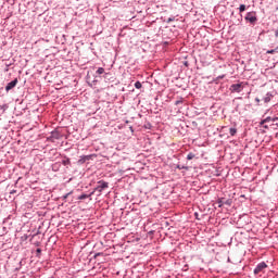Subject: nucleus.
Masks as SVG:
<instances>
[{"label": "nucleus", "instance_id": "obj_12", "mask_svg": "<svg viewBox=\"0 0 278 278\" xmlns=\"http://www.w3.org/2000/svg\"><path fill=\"white\" fill-rule=\"evenodd\" d=\"M142 25H146V27L151 28L155 25V21L149 22L144 17L141 20Z\"/></svg>", "mask_w": 278, "mask_h": 278}, {"label": "nucleus", "instance_id": "obj_33", "mask_svg": "<svg viewBox=\"0 0 278 278\" xmlns=\"http://www.w3.org/2000/svg\"><path fill=\"white\" fill-rule=\"evenodd\" d=\"M149 176H141V179H148Z\"/></svg>", "mask_w": 278, "mask_h": 278}, {"label": "nucleus", "instance_id": "obj_19", "mask_svg": "<svg viewBox=\"0 0 278 278\" xmlns=\"http://www.w3.org/2000/svg\"><path fill=\"white\" fill-rule=\"evenodd\" d=\"M194 157H195V154L194 153H192V152H190L188 155H187V160H194Z\"/></svg>", "mask_w": 278, "mask_h": 278}, {"label": "nucleus", "instance_id": "obj_13", "mask_svg": "<svg viewBox=\"0 0 278 278\" xmlns=\"http://www.w3.org/2000/svg\"><path fill=\"white\" fill-rule=\"evenodd\" d=\"M149 160H143L141 161V167H140V170L142 173V170H149Z\"/></svg>", "mask_w": 278, "mask_h": 278}, {"label": "nucleus", "instance_id": "obj_1", "mask_svg": "<svg viewBox=\"0 0 278 278\" xmlns=\"http://www.w3.org/2000/svg\"><path fill=\"white\" fill-rule=\"evenodd\" d=\"M152 227L153 222L151 220H147V223L143 224V231L141 232V238L143 239V241H141V247L142 244L147 247V244H149V241L153 240V233H155V230Z\"/></svg>", "mask_w": 278, "mask_h": 278}, {"label": "nucleus", "instance_id": "obj_24", "mask_svg": "<svg viewBox=\"0 0 278 278\" xmlns=\"http://www.w3.org/2000/svg\"><path fill=\"white\" fill-rule=\"evenodd\" d=\"M219 79H225V75L217 76V77L215 78V81H219Z\"/></svg>", "mask_w": 278, "mask_h": 278}, {"label": "nucleus", "instance_id": "obj_17", "mask_svg": "<svg viewBox=\"0 0 278 278\" xmlns=\"http://www.w3.org/2000/svg\"><path fill=\"white\" fill-rule=\"evenodd\" d=\"M92 194H94V192H92V193L89 194V195H88V194H81V195H79L78 199H79L80 201H84V199H89V197H92Z\"/></svg>", "mask_w": 278, "mask_h": 278}, {"label": "nucleus", "instance_id": "obj_29", "mask_svg": "<svg viewBox=\"0 0 278 278\" xmlns=\"http://www.w3.org/2000/svg\"><path fill=\"white\" fill-rule=\"evenodd\" d=\"M146 144H151V139L147 138Z\"/></svg>", "mask_w": 278, "mask_h": 278}, {"label": "nucleus", "instance_id": "obj_31", "mask_svg": "<svg viewBox=\"0 0 278 278\" xmlns=\"http://www.w3.org/2000/svg\"><path fill=\"white\" fill-rule=\"evenodd\" d=\"M10 194H16V190H12Z\"/></svg>", "mask_w": 278, "mask_h": 278}, {"label": "nucleus", "instance_id": "obj_7", "mask_svg": "<svg viewBox=\"0 0 278 278\" xmlns=\"http://www.w3.org/2000/svg\"><path fill=\"white\" fill-rule=\"evenodd\" d=\"M275 97H277V92L275 90H271L263 97V101L264 103H270L273 99H275Z\"/></svg>", "mask_w": 278, "mask_h": 278}, {"label": "nucleus", "instance_id": "obj_5", "mask_svg": "<svg viewBox=\"0 0 278 278\" xmlns=\"http://www.w3.org/2000/svg\"><path fill=\"white\" fill-rule=\"evenodd\" d=\"M143 124L141 125V131H151L153 125L151 124V115L141 119Z\"/></svg>", "mask_w": 278, "mask_h": 278}, {"label": "nucleus", "instance_id": "obj_15", "mask_svg": "<svg viewBox=\"0 0 278 278\" xmlns=\"http://www.w3.org/2000/svg\"><path fill=\"white\" fill-rule=\"evenodd\" d=\"M176 168H178V170H189L190 167H188L186 165L177 164Z\"/></svg>", "mask_w": 278, "mask_h": 278}, {"label": "nucleus", "instance_id": "obj_4", "mask_svg": "<svg viewBox=\"0 0 278 278\" xmlns=\"http://www.w3.org/2000/svg\"><path fill=\"white\" fill-rule=\"evenodd\" d=\"M244 21L248 22L250 25H257V12H248L244 16Z\"/></svg>", "mask_w": 278, "mask_h": 278}, {"label": "nucleus", "instance_id": "obj_36", "mask_svg": "<svg viewBox=\"0 0 278 278\" xmlns=\"http://www.w3.org/2000/svg\"><path fill=\"white\" fill-rule=\"evenodd\" d=\"M37 253H40V249H37Z\"/></svg>", "mask_w": 278, "mask_h": 278}, {"label": "nucleus", "instance_id": "obj_3", "mask_svg": "<svg viewBox=\"0 0 278 278\" xmlns=\"http://www.w3.org/2000/svg\"><path fill=\"white\" fill-rule=\"evenodd\" d=\"M153 85L150 81H142L140 84L141 97H151Z\"/></svg>", "mask_w": 278, "mask_h": 278}, {"label": "nucleus", "instance_id": "obj_20", "mask_svg": "<svg viewBox=\"0 0 278 278\" xmlns=\"http://www.w3.org/2000/svg\"><path fill=\"white\" fill-rule=\"evenodd\" d=\"M97 73L98 75H103L105 73V70L103 67H99Z\"/></svg>", "mask_w": 278, "mask_h": 278}, {"label": "nucleus", "instance_id": "obj_41", "mask_svg": "<svg viewBox=\"0 0 278 278\" xmlns=\"http://www.w3.org/2000/svg\"><path fill=\"white\" fill-rule=\"evenodd\" d=\"M140 118H142V115H140Z\"/></svg>", "mask_w": 278, "mask_h": 278}, {"label": "nucleus", "instance_id": "obj_37", "mask_svg": "<svg viewBox=\"0 0 278 278\" xmlns=\"http://www.w3.org/2000/svg\"><path fill=\"white\" fill-rule=\"evenodd\" d=\"M194 216H199V213H194Z\"/></svg>", "mask_w": 278, "mask_h": 278}, {"label": "nucleus", "instance_id": "obj_2", "mask_svg": "<svg viewBox=\"0 0 278 278\" xmlns=\"http://www.w3.org/2000/svg\"><path fill=\"white\" fill-rule=\"evenodd\" d=\"M258 125L260 127H263V129H277L278 117L277 115L266 116L265 113Z\"/></svg>", "mask_w": 278, "mask_h": 278}, {"label": "nucleus", "instance_id": "obj_9", "mask_svg": "<svg viewBox=\"0 0 278 278\" xmlns=\"http://www.w3.org/2000/svg\"><path fill=\"white\" fill-rule=\"evenodd\" d=\"M105 188H109V184L104 180L98 181V186L96 187L94 191L96 192H103Z\"/></svg>", "mask_w": 278, "mask_h": 278}, {"label": "nucleus", "instance_id": "obj_23", "mask_svg": "<svg viewBox=\"0 0 278 278\" xmlns=\"http://www.w3.org/2000/svg\"><path fill=\"white\" fill-rule=\"evenodd\" d=\"M141 31H143V38H147V31H149V29H147V28H141Z\"/></svg>", "mask_w": 278, "mask_h": 278}, {"label": "nucleus", "instance_id": "obj_40", "mask_svg": "<svg viewBox=\"0 0 278 278\" xmlns=\"http://www.w3.org/2000/svg\"><path fill=\"white\" fill-rule=\"evenodd\" d=\"M228 262H231V260L228 257Z\"/></svg>", "mask_w": 278, "mask_h": 278}, {"label": "nucleus", "instance_id": "obj_14", "mask_svg": "<svg viewBox=\"0 0 278 278\" xmlns=\"http://www.w3.org/2000/svg\"><path fill=\"white\" fill-rule=\"evenodd\" d=\"M242 12H247V4H240L239 5V14L242 18Z\"/></svg>", "mask_w": 278, "mask_h": 278}, {"label": "nucleus", "instance_id": "obj_11", "mask_svg": "<svg viewBox=\"0 0 278 278\" xmlns=\"http://www.w3.org/2000/svg\"><path fill=\"white\" fill-rule=\"evenodd\" d=\"M16 84H18V79L17 78H15L11 83H9L7 85V87H5L7 92H10V90H12V88H16Z\"/></svg>", "mask_w": 278, "mask_h": 278}, {"label": "nucleus", "instance_id": "obj_25", "mask_svg": "<svg viewBox=\"0 0 278 278\" xmlns=\"http://www.w3.org/2000/svg\"><path fill=\"white\" fill-rule=\"evenodd\" d=\"M173 21H175V17H174V16H173V17H168L167 21H166V23H173Z\"/></svg>", "mask_w": 278, "mask_h": 278}, {"label": "nucleus", "instance_id": "obj_32", "mask_svg": "<svg viewBox=\"0 0 278 278\" xmlns=\"http://www.w3.org/2000/svg\"><path fill=\"white\" fill-rule=\"evenodd\" d=\"M275 37L278 38V29L275 30Z\"/></svg>", "mask_w": 278, "mask_h": 278}, {"label": "nucleus", "instance_id": "obj_10", "mask_svg": "<svg viewBox=\"0 0 278 278\" xmlns=\"http://www.w3.org/2000/svg\"><path fill=\"white\" fill-rule=\"evenodd\" d=\"M230 91L232 92H242V84H232L230 86Z\"/></svg>", "mask_w": 278, "mask_h": 278}, {"label": "nucleus", "instance_id": "obj_8", "mask_svg": "<svg viewBox=\"0 0 278 278\" xmlns=\"http://www.w3.org/2000/svg\"><path fill=\"white\" fill-rule=\"evenodd\" d=\"M218 207H223V205H227L228 207H231L233 200L231 199H225V198H219L217 200Z\"/></svg>", "mask_w": 278, "mask_h": 278}, {"label": "nucleus", "instance_id": "obj_30", "mask_svg": "<svg viewBox=\"0 0 278 278\" xmlns=\"http://www.w3.org/2000/svg\"><path fill=\"white\" fill-rule=\"evenodd\" d=\"M147 14H152L151 13V8L147 9Z\"/></svg>", "mask_w": 278, "mask_h": 278}, {"label": "nucleus", "instance_id": "obj_27", "mask_svg": "<svg viewBox=\"0 0 278 278\" xmlns=\"http://www.w3.org/2000/svg\"><path fill=\"white\" fill-rule=\"evenodd\" d=\"M135 87L138 88V89H140V81H137V83L135 84Z\"/></svg>", "mask_w": 278, "mask_h": 278}, {"label": "nucleus", "instance_id": "obj_34", "mask_svg": "<svg viewBox=\"0 0 278 278\" xmlns=\"http://www.w3.org/2000/svg\"><path fill=\"white\" fill-rule=\"evenodd\" d=\"M149 203L141 204V207H147Z\"/></svg>", "mask_w": 278, "mask_h": 278}, {"label": "nucleus", "instance_id": "obj_21", "mask_svg": "<svg viewBox=\"0 0 278 278\" xmlns=\"http://www.w3.org/2000/svg\"><path fill=\"white\" fill-rule=\"evenodd\" d=\"M146 46H147V42L141 41L140 49H142V51H147V48H144Z\"/></svg>", "mask_w": 278, "mask_h": 278}, {"label": "nucleus", "instance_id": "obj_26", "mask_svg": "<svg viewBox=\"0 0 278 278\" xmlns=\"http://www.w3.org/2000/svg\"><path fill=\"white\" fill-rule=\"evenodd\" d=\"M71 194V192L70 193H66L65 195H63V200L64 201H66V199H68V195Z\"/></svg>", "mask_w": 278, "mask_h": 278}, {"label": "nucleus", "instance_id": "obj_16", "mask_svg": "<svg viewBox=\"0 0 278 278\" xmlns=\"http://www.w3.org/2000/svg\"><path fill=\"white\" fill-rule=\"evenodd\" d=\"M238 134V129L236 127L229 128V135L230 136H236Z\"/></svg>", "mask_w": 278, "mask_h": 278}, {"label": "nucleus", "instance_id": "obj_22", "mask_svg": "<svg viewBox=\"0 0 278 278\" xmlns=\"http://www.w3.org/2000/svg\"><path fill=\"white\" fill-rule=\"evenodd\" d=\"M180 103H184V98H180L175 102V105H180Z\"/></svg>", "mask_w": 278, "mask_h": 278}, {"label": "nucleus", "instance_id": "obj_18", "mask_svg": "<svg viewBox=\"0 0 278 278\" xmlns=\"http://www.w3.org/2000/svg\"><path fill=\"white\" fill-rule=\"evenodd\" d=\"M277 51H278V47L275 49H271V50H267L266 53L273 55V54L277 53Z\"/></svg>", "mask_w": 278, "mask_h": 278}, {"label": "nucleus", "instance_id": "obj_38", "mask_svg": "<svg viewBox=\"0 0 278 278\" xmlns=\"http://www.w3.org/2000/svg\"><path fill=\"white\" fill-rule=\"evenodd\" d=\"M143 199H147V194L143 195Z\"/></svg>", "mask_w": 278, "mask_h": 278}, {"label": "nucleus", "instance_id": "obj_28", "mask_svg": "<svg viewBox=\"0 0 278 278\" xmlns=\"http://www.w3.org/2000/svg\"><path fill=\"white\" fill-rule=\"evenodd\" d=\"M260 98H255V103L257 104V105H260Z\"/></svg>", "mask_w": 278, "mask_h": 278}, {"label": "nucleus", "instance_id": "obj_35", "mask_svg": "<svg viewBox=\"0 0 278 278\" xmlns=\"http://www.w3.org/2000/svg\"><path fill=\"white\" fill-rule=\"evenodd\" d=\"M142 139H143V140H147V137H142L141 140H142Z\"/></svg>", "mask_w": 278, "mask_h": 278}, {"label": "nucleus", "instance_id": "obj_6", "mask_svg": "<svg viewBox=\"0 0 278 278\" xmlns=\"http://www.w3.org/2000/svg\"><path fill=\"white\" fill-rule=\"evenodd\" d=\"M266 268H268V264H266V262H261L255 266L253 273L254 275H260L266 273Z\"/></svg>", "mask_w": 278, "mask_h": 278}, {"label": "nucleus", "instance_id": "obj_39", "mask_svg": "<svg viewBox=\"0 0 278 278\" xmlns=\"http://www.w3.org/2000/svg\"><path fill=\"white\" fill-rule=\"evenodd\" d=\"M185 65L188 66V62H186Z\"/></svg>", "mask_w": 278, "mask_h": 278}]
</instances>
